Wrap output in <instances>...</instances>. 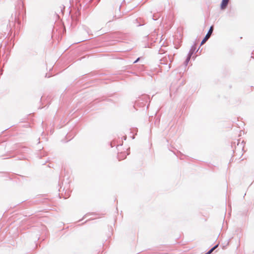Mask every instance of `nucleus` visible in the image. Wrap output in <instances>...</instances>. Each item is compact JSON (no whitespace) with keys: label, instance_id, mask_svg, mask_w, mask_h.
Masks as SVG:
<instances>
[{"label":"nucleus","instance_id":"obj_12","mask_svg":"<svg viewBox=\"0 0 254 254\" xmlns=\"http://www.w3.org/2000/svg\"><path fill=\"white\" fill-rule=\"evenodd\" d=\"M152 19H153V20H157V18H154V16L153 17Z\"/></svg>","mask_w":254,"mask_h":254},{"label":"nucleus","instance_id":"obj_6","mask_svg":"<svg viewBox=\"0 0 254 254\" xmlns=\"http://www.w3.org/2000/svg\"><path fill=\"white\" fill-rule=\"evenodd\" d=\"M218 245H216L212 248L207 253L205 254H210L212 253V252L218 247Z\"/></svg>","mask_w":254,"mask_h":254},{"label":"nucleus","instance_id":"obj_9","mask_svg":"<svg viewBox=\"0 0 254 254\" xmlns=\"http://www.w3.org/2000/svg\"><path fill=\"white\" fill-rule=\"evenodd\" d=\"M124 153H121L120 155H118V158L119 160L123 159V158H122L121 155H124Z\"/></svg>","mask_w":254,"mask_h":254},{"label":"nucleus","instance_id":"obj_2","mask_svg":"<svg viewBox=\"0 0 254 254\" xmlns=\"http://www.w3.org/2000/svg\"><path fill=\"white\" fill-rule=\"evenodd\" d=\"M213 27L212 26H211L210 27L208 32L206 34V35H205V37L202 40L200 45H202L203 44H204L206 42V41L209 38V37H210L211 35L212 34V33L213 32Z\"/></svg>","mask_w":254,"mask_h":254},{"label":"nucleus","instance_id":"obj_11","mask_svg":"<svg viewBox=\"0 0 254 254\" xmlns=\"http://www.w3.org/2000/svg\"><path fill=\"white\" fill-rule=\"evenodd\" d=\"M139 58H138L136 61H135L133 63H136V62H137L139 60Z\"/></svg>","mask_w":254,"mask_h":254},{"label":"nucleus","instance_id":"obj_10","mask_svg":"<svg viewBox=\"0 0 254 254\" xmlns=\"http://www.w3.org/2000/svg\"><path fill=\"white\" fill-rule=\"evenodd\" d=\"M116 17V15H113L112 17L109 19V22L112 21L113 20L114 18Z\"/></svg>","mask_w":254,"mask_h":254},{"label":"nucleus","instance_id":"obj_4","mask_svg":"<svg viewBox=\"0 0 254 254\" xmlns=\"http://www.w3.org/2000/svg\"><path fill=\"white\" fill-rule=\"evenodd\" d=\"M195 49L196 44L194 43L193 45L191 46L189 52L188 54V56H189L190 57H191L192 54H193L194 52L195 51Z\"/></svg>","mask_w":254,"mask_h":254},{"label":"nucleus","instance_id":"obj_1","mask_svg":"<svg viewBox=\"0 0 254 254\" xmlns=\"http://www.w3.org/2000/svg\"><path fill=\"white\" fill-rule=\"evenodd\" d=\"M232 147H235L233 150L234 153H236L238 151L243 150L244 148V141L240 142V140H237V141H233L232 143Z\"/></svg>","mask_w":254,"mask_h":254},{"label":"nucleus","instance_id":"obj_7","mask_svg":"<svg viewBox=\"0 0 254 254\" xmlns=\"http://www.w3.org/2000/svg\"><path fill=\"white\" fill-rule=\"evenodd\" d=\"M218 245H216L212 248L207 253L205 254H210L212 253V252L218 247Z\"/></svg>","mask_w":254,"mask_h":254},{"label":"nucleus","instance_id":"obj_5","mask_svg":"<svg viewBox=\"0 0 254 254\" xmlns=\"http://www.w3.org/2000/svg\"><path fill=\"white\" fill-rule=\"evenodd\" d=\"M229 2V0H222L221 3V8L222 9H225Z\"/></svg>","mask_w":254,"mask_h":254},{"label":"nucleus","instance_id":"obj_8","mask_svg":"<svg viewBox=\"0 0 254 254\" xmlns=\"http://www.w3.org/2000/svg\"><path fill=\"white\" fill-rule=\"evenodd\" d=\"M190 58H191V57H190L188 56H187V58L186 59V61H185V63H184L185 66H187L188 65L189 61H190Z\"/></svg>","mask_w":254,"mask_h":254},{"label":"nucleus","instance_id":"obj_3","mask_svg":"<svg viewBox=\"0 0 254 254\" xmlns=\"http://www.w3.org/2000/svg\"><path fill=\"white\" fill-rule=\"evenodd\" d=\"M16 21V17L11 16V19L9 20L8 26L10 28H12L15 24Z\"/></svg>","mask_w":254,"mask_h":254}]
</instances>
